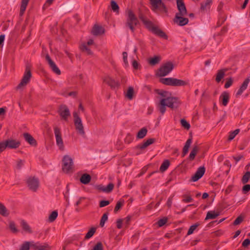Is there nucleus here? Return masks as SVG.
I'll return each instance as SVG.
<instances>
[{
    "instance_id": "nucleus-1",
    "label": "nucleus",
    "mask_w": 250,
    "mask_h": 250,
    "mask_svg": "<svg viewBox=\"0 0 250 250\" xmlns=\"http://www.w3.org/2000/svg\"><path fill=\"white\" fill-rule=\"evenodd\" d=\"M157 93L162 98L159 102L156 103V107L161 115H164L166 111V107L171 109L177 108L180 105V102L178 98L169 96L167 91L157 90Z\"/></svg>"
},
{
    "instance_id": "nucleus-2",
    "label": "nucleus",
    "mask_w": 250,
    "mask_h": 250,
    "mask_svg": "<svg viewBox=\"0 0 250 250\" xmlns=\"http://www.w3.org/2000/svg\"><path fill=\"white\" fill-rule=\"evenodd\" d=\"M151 9L155 13L167 15L168 9L162 0H149Z\"/></svg>"
},
{
    "instance_id": "nucleus-3",
    "label": "nucleus",
    "mask_w": 250,
    "mask_h": 250,
    "mask_svg": "<svg viewBox=\"0 0 250 250\" xmlns=\"http://www.w3.org/2000/svg\"><path fill=\"white\" fill-rule=\"evenodd\" d=\"M126 13L127 18L125 26L129 28L132 33H134L135 30V26L139 24V21L131 10H127Z\"/></svg>"
},
{
    "instance_id": "nucleus-4",
    "label": "nucleus",
    "mask_w": 250,
    "mask_h": 250,
    "mask_svg": "<svg viewBox=\"0 0 250 250\" xmlns=\"http://www.w3.org/2000/svg\"><path fill=\"white\" fill-rule=\"evenodd\" d=\"M143 23L146 27L154 34L165 39H167V36L166 33L157 26H155L150 21L146 19Z\"/></svg>"
},
{
    "instance_id": "nucleus-5",
    "label": "nucleus",
    "mask_w": 250,
    "mask_h": 250,
    "mask_svg": "<svg viewBox=\"0 0 250 250\" xmlns=\"http://www.w3.org/2000/svg\"><path fill=\"white\" fill-rule=\"evenodd\" d=\"M73 115L74 117V124L76 131L79 134L84 136L85 131L81 118L76 112H74Z\"/></svg>"
},
{
    "instance_id": "nucleus-6",
    "label": "nucleus",
    "mask_w": 250,
    "mask_h": 250,
    "mask_svg": "<svg viewBox=\"0 0 250 250\" xmlns=\"http://www.w3.org/2000/svg\"><path fill=\"white\" fill-rule=\"evenodd\" d=\"M31 68V65L29 63H27L23 76L21 83L18 85L17 88H21L22 87L25 86L29 82L32 76Z\"/></svg>"
},
{
    "instance_id": "nucleus-7",
    "label": "nucleus",
    "mask_w": 250,
    "mask_h": 250,
    "mask_svg": "<svg viewBox=\"0 0 250 250\" xmlns=\"http://www.w3.org/2000/svg\"><path fill=\"white\" fill-rule=\"evenodd\" d=\"M73 168V159L68 155H65L62 159V169L63 171L68 173L72 172Z\"/></svg>"
},
{
    "instance_id": "nucleus-8",
    "label": "nucleus",
    "mask_w": 250,
    "mask_h": 250,
    "mask_svg": "<svg viewBox=\"0 0 250 250\" xmlns=\"http://www.w3.org/2000/svg\"><path fill=\"white\" fill-rule=\"evenodd\" d=\"M173 68L174 65L171 62H167L160 67L156 74L160 77L165 76L168 74Z\"/></svg>"
},
{
    "instance_id": "nucleus-9",
    "label": "nucleus",
    "mask_w": 250,
    "mask_h": 250,
    "mask_svg": "<svg viewBox=\"0 0 250 250\" xmlns=\"http://www.w3.org/2000/svg\"><path fill=\"white\" fill-rule=\"evenodd\" d=\"M54 131L57 145L60 150H63L64 145L62 137L61 129L59 127L56 126L54 127Z\"/></svg>"
},
{
    "instance_id": "nucleus-10",
    "label": "nucleus",
    "mask_w": 250,
    "mask_h": 250,
    "mask_svg": "<svg viewBox=\"0 0 250 250\" xmlns=\"http://www.w3.org/2000/svg\"><path fill=\"white\" fill-rule=\"evenodd\" d=\"M58 112L61 117V119L67 121L70 116V112L68 107L65 104H61L58 108Z\"/></svg>"
},
{
    "instance_id": "nucleus-11",
    "label": "nucleus",
    "mask_w": 250,
    "mask_h": 250,
    "mask_svg": "<svg viewBox=\"0 0 250 250\" xmlns=\"http://www.w3.org/2000/svg\"><path fill=\"white\" fill-rule=\"evenodd\" d=\"M27 184L30 190L36 191L39 186V181L37 178L30 177L27 179Z\"/></svg>"
},
{
    "instance_id": "nucleus-12",
    "label": "nucleus",
    "mask_w": 250,
    "mask_h": 250,
    "mask_svg": "<svg viewBox=\"0 0 250 250\" xmlns=\"http://www.w3.org/2000/svg\"><path fill=\"white\" fill-rule=\"evenodd\" d=\"M178 12L175 15L186 16L188 14L186 7L183 0H177Z\"/></svg>"
},
{
    "instance_id": "nucleus-13",
    "label": "nucleus",
    "mask_w": 250,
    "mask_h": 250,
    "mask_svg": "<svg viewBox=\"0 0 250 250\" xmlns=\"http://www.w3.org/2000/svg\"><path fill=\"white\" fill-rule=\"evenodd\" d=\"M45 59L47 61L48 64L49 65V67L52 69V70L57 75H60V70L57 67L55 63L51 60L48 54L46 55Z\"/></svg>"
},
{
    "instance_id": "nucleus-14",
    "label": "nucleus",
    "mask_w": 250,
    "mask_h": 250,
    "mask_svg": "<svg viewBox=\"0 0 250 250\" xmlns=\"http://www.w3.org/2000/svg\"><path fill=\"white\" fill-rule=\"evenodd\" d=\"M45 59L47 61L48 64L49 65V67L52 69V70L57 75H60V70L57 67L55 63L51 60L48 54L46 55Z\"/></svg>"
},
{
    "instance_id": "nucleus-15",
    "label": "nucleus",
    "mask_w": 250,
    "mask_h": 250,
    "mask_svg": "<svg viewBox=\"0 0 250 250\" xmlns=\"http://www.w3.org/2000/svg\"><path fill=\"white\" fill-rule=\"evenodd\" d=\"M205 172V168L204 167H199L195 174L191 177V181L196 182L199 180L204 174Z\"/></svg>"
},
{
    "instance_id": "nucleus-16",
    "label": "nucleus",
    "mask_w": 250,
    "mask_h": 250,
    "mask_svg": "<svg viewBox=\"0 0 250 250\" xmlns=\"http://www.w3.org/2000/svg\"><path fill=\"white\" fill-rule=\"evenodd\" d=\"M156 141L154 138H149L145 141L143 143L138 145L135 147V149L137 150H143L146 148L149 145L154 143Z\"/></svg>"
},
{
    "instance_id": "nucleus-17",
    "label": "nucleus",
    "mask_w": 250,
    "mask_h": 250,
    "mask_svg": "<svg viewBox=\"0 0 250 250\" xmlns=\"http://www.w3.org/2000/svg\"><path fill=\"white\" fill-rule=\"evenodd\" d=\"M185 16L175 15L174 19V22L181 26L187 24L188 22V19L185 18Z\"/></svg>"
},
{
    "instance_id": "nucleus-18",
    "label": "nucleus",
    "mask_w": 250,
    "mask_h": 250,
    "mask_svg": "<svg viewBox=\"0 0 250 250\" xmlns=\"http://www.w3.org/2000/svg\"><path fill=\"white\" fill-rule=\"evenodd\" d=\"M250 82V77H247L243 82L239 89L237 91L235 94L236 97L238 98L240 96L243 92L247 88L248 84Z\"/></svg>"
},
{
    "instance_id": "nucleus-19",
    "label": "nucleus",
    "mask_w": 250,
    "mask_h": 250,
    "mask_svg": "<svg viewBox=\"0 0 250 250\" xmlns=\"http://www.w3.org/2000/svg\"><path fill=\"white\" fill-rule=\"evenodd\" d=\"M213 0H206L200 3V11L201 12H208L211 7Z\"/></svg>"
},
{
    "instance_id": "nucleus-20",
    "label": "nucleus",
    "mask_w": 250,
    "mask_h": 250,
    "mask_svg": "<svg viewBox=\"0 0 250 250\" xmlns=\"http://www.w3.org/2000/svg\"><path fill=\"white\" fill-rule=\"evenodd\" d=\"M36 250H50L51 247L47 243L41 244L39 242L33 243L31 245Z\"/></svg>"
},
{
    "instance_id": "nucleus-21",
    "label": "nucleus",
    "mask_w": 250,
    "mask_h": 250,
    "mask_svg": "<svg viewBox=\"0 0 250 250\" xmlns=\"http://www.w3.org/2000/svg\"><path fill=\"white\" fill-rule=\"evenodd\" d=\"M4 144L6 146V147L9 148H17L19 147L20 143L19 141L15 140H7L5 141Z\"/></svg>"
},
{
    "instance_id": "nucleus-22",
    "label": "nucleus",
    "mask_w": 250,
    "mask_h": 250,
    "mask_svg": "<svg viewBox=\"0 0 250 250\" xmlns=\"http://www.w3.org/2000/svg\"><path fill=\"white\" fill-rule=\"evenodd\" d=\"M114 184L112 183H109L107 186L105 187L102 185H100L97 186V188L101 191L105 193L110 192L114 188Z\"/></svg>"
},
{
    "instance_id": "nucleus-23",
    "label": "nucleus",
    "mask_w": 250,
    "mask_h": 250,
    "mask_svg": "<svg viewBox=\"0 0 250 250\" xmlns=\"http://www.w3.org/2000/svg\"><path fill=\"white\" fill-rule=\"evenodd\" d=\"M104 82L110 86L111 88L118 87L120 85L118 82L116 81L109 77H105L104 79Z\"/></svg>"
},
{
    "instance_id": "nucleus-24",
    "label": "nucleus",
    "mask_w": 250,
    "mask_h": 250,
    "mask_svg": "<svg viewBox=\"0 0 250 250\" xmlns=\"http://www.w3.org/2000/svg\"><path fill=\"white\" fill-rule=\"evenodd\" d=\"M104 29L101 26L95 25L92 29V33L95 36H98L104 34Z\"/></svg>"
},
{
    "instance_id": "nucleus-25",
    "label": "nucleus",
    "mask_w": 250,
    "mask_h": 250,
    "mask_svg": "<svg viewBox=\"0 0 250 250\" xmlns=\"http://www.w3.org/2000/svg\"><path fill=\"white\" fill-rule=\"evenodd\" d=\"M23 137L25 140L30 145L33 146H36L37 145V142L36 140L30 134L28 133H24L23 134Z\"/></svg>"
},
{
    "instance_id": "nucleus-26",
    "label": "nucleus",
    "mask_w": 250,
    "mask_h": 250,
    "mask_svg": "<svg viewBox=\"0 0 250 250\" xmlns=\"http://www.w3.org/2000/svg\"><path fill=\"white\" fill-rule=\"evenodd\" d=\"M227 68H223L218 70L217 73L216 74V77L215 78V81H216V82L219 83L221 81V80L225 76V72H227Z\"/></svg>"
},
{
    "instance_id": "nucleus-27",
    "label": "nucleus",
    "mask_w": 250,
    "mask_h": 250,
    "mask_svg": "<svg viewBox=\"0 0 250 250\" xmlns=\"http://www.w3.org/2000/svg\"><path fill=\"white\" fill-rule=\"evenodd\" d=\"M172 86H185L188 84V83L182 80L176 78H172Z\"/></svg>"
},
{
    "instance_id": "nucleus-28",
    "label": "nucleus",
    "mask_w": 250,
    "mask_h": 250,
    "mask_svg": "<svg viewBox=\"0 0 250 250\" xmlns=\"http://www.w3.org/2000/svg\"><path fill=\"white\" fill-rule=\"evenodd\" d=\"M192 143V139L188 138L186 142V144L183 147L182 157H184L188 153L189 147Z\"/></svg>"
},
{
    "instance_id": "nucleus-29",
    "label": "nucleus",
    "mask_w": 250,
    "mask_h": 250,
    "mask_svg": "<svg viewBox=\"0 0 250 250\" xmlns=\"http://www.w3.org/2000/svg\"><path fill=\"white\" fill-rule=\"evenodd\" d=\"M91 179V177L90 175L85 173L83 174L80 178V182L83 184H88Z\"/></svg>"
},
{
    "instance_id": "nucleus-30",
    "label": "nucleus",
    "mask_w": 250,
    "mask_h": 250,
    "mask_svg": "<svg viewBox=\"0 0 250 250\" xmlns=\"http://www.w3.org/2000/svg\"><path fill=\"white\" fill-rule=\"evenodd\" d=\"M220 98L222 99V104L226 106L229 101V94L227 92H224L222 93Z\"/></svg>"
},
{
    "instance_id": "nucleus-31",
    "label": "nucleus",
    "mask_w": 250,
    "mask_h": 250,
    "mask_svg": "<svg viewBox=\"0 0 250 250\" xmlns=\"http://www.w3.org/2000/svg\"><path fill=\"white\" fill-rule=\"evenodd\" d=\"M219 212L215 211H209L207 212L205 220L214 219L219 215Z\"/></svg>"
},
{
    "instance_id": "nucleus-32",
    "label": "nucleus",
    "mask_w": 250,
    "mask_h": 250,
    "mask_svg": "<svg viewBox=\"0 0 250 250\" xmlns=\"http://www.w3.org/2000/svg\"><path fill=\"white\" fill-rule=\"evenodd\" d=\"M198 150L199 148L198 146H194L193 147L188 157V159H189V160L193 161V160H194L195 156L196 155Z\"/></svg>"
},
{
    "instance_id": "nucleus-33",
    "label": "nucleus",
    "mask_w": 250,
    "mask_h": 250,
    "mask_svg": "<svg viewBox=\"0 0 250 250\" xmlns=\"http://www.w3.org/2000/svg\"><path fill=\"white\" fill-rule=\"evenodd\" d=\"M29 0H22L20 12V15L21 16H22L25 12Z\"/></svg>"
},
{
    "instance_id": "nucleus-34",
    "label": "nucleus",
    "mask_w": 250,
    "mask_h": 250,
    "mask_svg": "<svg viewBox=\"0 0 250 250\" xmlns=\"http://www.w3.org/2000/svg\"><path fill=\"white\" fill-rule=\"evenodd\" d=\"M170 162L168 160H165L160 167V171L162 172L165 171L169 167Z\"/></svg>"
},
{
    "instance_id": "nucleus-35",
    "label": "nucleus",
    "mask_w": 250,
    "mask_h": 250,
    "mask_svg": "<svg viewBox=\"0 0 250 250\" xmlns=\"http://www.w3.org/2000/svg\"><path fill=\"white\" fill-rule=\"evenodd\" d=\"M161 61V57L159 56H154L153 58H150L148 60V63L151 65H155L158 64Z\"/></svg>"
},
{
    "instance_id": "nucleus-36",
    "label": "nucleus",
    "mask_w": 250,
    "mask_h": 250,
    "mask_svg": "<svg viewBox=\"0 0 250 250\" xmlns=\"http://www.w3.org/2000/svg\"><path fill=\"white\" fill-rule=\"evenodd\" d=\"M147 132V130L146 127L142 128L138 132L137 134V138L138 139L144 138L146 136Z\"/></svg>"
},
{
    "instance_id": "nucleus-37",
    "label": "nucleus",
    "mask_w": 250,
    "mask_h": 250,
    "mask_svg": "<svg viewBox=\"0 0 250 250\" xmlns=\"http://www.w3.org/2000/svg\"><path fill=\"white\" fill-rule=\"evenodd\" d=\"M134 88L132 86H129L125 94V97L129 100H131L133 98Z\"/></svg>"
},
{
    "instance_id": "nucleus-38",
    "label": "nucleus",
    "mask_w": 250,
    "mask_h": 250,
    "mask_svg": "<svg viewBox=\"0 0 250 250\" xmlns=\"http://www.w3.org/2000/svg\"><path fill=\"white\" fill-rule=\"evenodd\" d=\"M21 226L22 228V229L28 232V233H32V231L31 229V228L30 227V226L28 225V224L24 220H22L21 222Z\"/></svg>"
},
{
    "instance_id": "nucleus-39",
    "label": "nucleus",
    "mask_w": 250,
    "mask_h": 250,
    "mask_svg": "<svg viewBox=\"0 0 250 250\" xmlns=\"http://www.w3.org/2000/svg\"><path fill=\"white\" fill-rule=\"evenodd\" d=\"M80 48L82 51L85 52L88 55H91L92 53L91 50L87 47L85 43H82L80 45Z\"/></svg>"
},
{
    "instance_id": "nucleus-40",
    "label": "nucleus",
    "mask_w": 250,
    "mask_h": 250,
    "mask_svg": "<svg viewBox=\"0 0 250 250\" xmlns=\"http://www.w3.org/2000/svg\"><path fill=\"white\" fill-rule=\"evenodd\" d=\"M160 81L163 84L172 86V78H161Z\"/></svg>"
},
{
    "instance_id": "nucleus-41",
    "label": "nucleus",
    "mask_w": 250,
    "mask_h": 250,
    "mask_svg": "<svg viewBox=\"0 0 250 250\" xmlns=\"http://www.w3.org/2000/svg\"><path fill=\"white\" fill-rule=\"evenodd\" d=\"M240 132L239 129H236L235 130L233 131H231L229 133V136H228V140L229 141H231L233 140L236 135H237L239 132Z\"/></svg>"
},
{
    "instance_id": "nucleus-42",
    "label": "nucleus",
    "mask_w": 250,
    "mask_h": 250,
    "mask_svg": "<svg viewBox=\"0 0 250 250\" xmlns=\"http://www.w3.org/2000/svg\"><path fill=\"white\" fill-rule=\"evenodd\" d=\"M0 214L3 216H7L9 215L6 208L1 203H0Z\"/></svg>"
},
{
    "instance_id": "nucleus-43",
    "label": "nucleus",
    "mask_w": 250,
    "mask_h": 250,
    "mask_svg": "<svg viewBox=\"0 0 250 250\" xmlns=\"http://www.w3.org/2000/svg\"><path fill=\"white\" fill-rule=\"evenodd\" d=\"M58 212L57 210H54L50 214L48 217V221L49 222H54L58 216Z\"/></svg>"
},
{
    "instance_id": "nucleus-44",
    "label": "nucleus",
    "mask_w": 250,
    "mask_h": 250,
    "mask_svg": "<svg viewBox=\"0 0 250 250\" xmlns=\"http://www.w3.org/2000/svg\"><path fill=\"white\" fill-rule=\"evenodd\" d=\"M250 178V172L247 171L245 174L243 176L241 179V182L243 184H245L248 182Z\"/></svg>"
},
{
    "instance_id": "nucleus-45",
    "label": "nucleus",
    "mask_w": 250,
    "mask_h": 250,
    "mask_svg": "<svg viewBox=\"0 0 250 250\" xmlns=\"http://www.w3.org/2000/svg\"><path fill=\"white\" fill-rule=\"evenodd\" d=\"M96 231L95 228H91L85 236V239H88L91 238Z\"/></svg>"
},
{
    "instance_id": "nucleus-46",
    "label": "nucleus",
    "mask_w": 250,
    "mask_h": 250,
    "mask_svg": "<svg viewBox=\"0 0 250 250\" xmlns=\"http://www.w3.org/2000/svg\"><path fill=\"white\" fill-rule=\"evenodd\" d=\"M200 225L199 223H197L192 226H191L188 229V230L187 233L188 235H189L192 234L194 231L196 229V228Z\"/></svg>"
},
{
    "instance_id": "nucleus-47",
    "label": "nucleus",
    "mask_w": 250,
    "mask_h": 250,
    "mask_svg": "<svg viewBox=\"0 0 250 250\" xmlns=\"http://www.w3.org/2000/svg\"><path fill=\"white\" fill-rule=\"evenodd\" d=\"M111 6L114 12L119 13V7L114 0L111 1Z\"/></svg>"
},
{
    "instance_id": "nucleus-48",
    "label": "nucleus",
    "mask_w": 250,
    "mask_h": 250,
    "mask_svg": "<svg viewBox=\"0 0 250 250\" xmlns=\"http://www.w3.org/2000/svg\"><path fill=\"white\" fill-rule=\"evenodd\" d=\"M108 219V213H105L103 214L102 216L100 223V225L101 227H103L104 225L105 222Z\"/></svg>"
},
{
    "instance_id": "nucleus-49",
    "label": "nucleus",
    "mask_w": 250,
    "mask_h": 250,
    "mask_svg": "<svg viewBox=\"0 0 250 250\" xmlns=\"http://www.w3.org/2000/svg\"><path fill=\"white\" fill-rule=\"evenodd\" d=\"M124 200H120L118 201L115 206V208H114V211L115 212H117L124 205Z\"/></svg>"
},
{
    "instance_id": "nucleus-50",
    "label": "nucleus",
    "mask_w": 250,
    "mask_h": 250,
    "mask_svg": "<svg viewBox=\"0 0 250 250\" xmlns=\"http://www.w3.org/2000/svg\"><path fill=\"white\" fill-rule=\"evenodd\" d=\"M30 249V242H24L21 246L20 250H29Z\"/></svg>"
},
{
    "instance_id": "nucleus-51",
    "label": "nucleus",
    "mask_w": 250,
    "mask_h": 250,
    "mask_svg": "<svg viewBox=\"0 0 250 250\" xmlns=\"http://www.w3.org/2000/svg\"><path fill=\"white\" fill-rule=\"evenodd\" d=\"M180 122L182 126L184 127L185 129H189L190 126V124L185 119H181Z\"/></svg>"
},
{
    "instance_id": "nucleus-52",
    "label": "nucleus",
    "mask_w": 250,
    "mask_h": 250,
    "mask_svg": "<svg viewBox=\"0 0 250 250\" xmlns=\"http://www.w3.org/2000/svg\"><path fill=\"white\" fill-rule=\"evenodd\" d=\"M167 222V217H164L158 221L157 224L159 227L163 226Z\"/></svg>"
},
{
    "instance_id": "nucleus-53",
    "label": "nucleus",
    "mask_w": 250,
    "mask_h": 250,
    "mask_svg": "<svg viewBox=\"0 0 250 250\" xmlns=\"http://www.w3.org/2000/svg\"><path fill=\"white\" fill-rule=\"evenodd\" d=\"M9 228L10 230L14 233H16L18 231L16 227V225L14 222L11 221L9 223Z\"/></svg>"
},
{
    "instance_id": "nucleus-54",
    "label": "nucleus",
    "mask_w": 250,
    "mask_h": 250,
    "mask_svg": "<svg viewBox=\"0 0 250 250\" xmlns=\"http://www.w3.org/2000/svg\"><path fill=\"white\" fill-rule=\"evenodd\" d=\"M92 250H104V247L102 243L100 242H98L92 249Z\"/></svg>"
},
{
    "instance_id": "nucleus-55",
    "label": "nucleus",
    "mask_w": 250,
    "mask_h": 250,
    "mask_svg": "<svg viewBox=\"0 0 250 250\" xmlns=\"http://www.w3.org/2000/svg\"><path fill=\"white\" fill-rule=\"evenodd\" d=\"M24 162L21 160H19L17 162L16 168L17 169H21L22 166L24 165Z\"/></svg>"
},
{
    "instance_id": "nucleus-56",
    "label": "nucleus",
    "mask_w": 250,
    "mask_h": 250,
    "mask_svg": "<svg viewBox=\"0 0 250 250\" xmlns=\"http://www.w3.org/2000/svg\"><path fill=\"white\" fill-rule=\"evenodd\" d=\"M232 83L233 80L231 78H229V79H227V81L225 84V88H228L232 85Z\"/></svg>"
},
{
    "instance_id": "nucleus-57",
    "label": "nucleus",
    "mask_w": 250,
    "mask_h": 250,
    "mask_svg": "<svg viewBox=\"0 0 250 250\" xmlns=\"http://www.w3.org/2000/svg\"><path fill=\"white\" fill-rule=\"evenodd\" d=\"M243 220V218L241 216H239L233 222L234 225H237L240 224Z\"/></svg>"
},
{
    "instance_id": "nucleus-58",
    "label": "nucleus",
    "mask_w": 250,
    "mask_h": 250,
    "mask_svg": "<svg viewBox=\"0 0 250 250\" xmlns=\"http://www.w3.org/2000/svg\"><path fill=\"white\" fill-rule=\"evenodd\" d=\"M110 204V202L107 200H102L100 201L99 206L100 208H103L108 205Z\"/></svg>"
},
{
    "instance_id": "nucleus-59",
    "label": "nucleus",
    "mask_w": 250,
    "mask_h": 250,
    "mask_svg": "<svg viewBox=\"0 0 250 250\" xmlns=\"http://www.w3.org/2000/svg\"><path fill=\"white\" fill-rule=\"evenodd\" d=\"M193 199L190 196H184V199L182 200V201L184 203H189L192 202Z\"/></svg>"
},
{
    "instance_id": "nucleus-60",
    "label": "nucleus",
    "mask_w": 250,
    "mask_h": 250,
    "mask_svg": "<svg viewBox=\"0 0 250 250\" xmlns=\"http://www.w3.org/2000/svg\"><path fill=\"white\" fill-rule=\"evenodd\" d=\"M242 190L244 193H246L247 192L249 191L250 190V185L247 184L244 185L242 188Z\"/></svg>"
},
{
    "instance_id": "nucleus-61",
    "label": "nucleus",
    "mask_w": 250,
    "mask_h": 250,
    "mask_svg": "<svg viewBox=\"0 0 250 250\" xmlns=\"http://www.w3.org/2000/svg\"><path fill=\"white\" fill-rule=\"evenodd\" d=\"M53 1L54 0H46L45 3L43 5V8L45 9L49 7L50 5L52 4Z\"/></svg>"
},
{
    "instance_id": "nucleus-62",
    "label": "nucleus",
    "mask_w": 250,
    "mask_h": 250,
    "mask_svg": "<svg viewBox=\"0 0 250 250\" xmlns=\"http://www.w3.org/2000/svg\"><path fill=\"white\" fill-rule=\"evenodd\" d=\"M123 58L124 62L125 64H127L128 63L127 62V53L126 52H124L123 53Z\"/></svg>"
},
{
    "instance_id": "nucleus-63",
    "label": "nucleus",
    "mask_w": 250,
    "mask_h": 250,
    "mask_svg": "<svg viewBox=\"0 0 250 250\" xmlns=\"http://www.w3.org/2000/svg\"><path fill=\"white\" fill-rule=\"evenodd\" d=\"M6 148V146H5L4 142H2L0 143V153L3 151Z\"/></svg>"
},
{
    "instance_id": "nucleus-64",
    "label": "nucleus",
    "mask_w": 250,
    "mask_h": 250,
    "mask_svg": "<svg viewBox=\"0 0 250 250\" xmlns=\"http://www.w3.org/2000/svg\"><path fill=\"white\" fill-rule=\"evenodd\" d=\"M250 244V240L249 239H246L242 243V246L247 247Z\"/></svg>"
}]
</instances>
